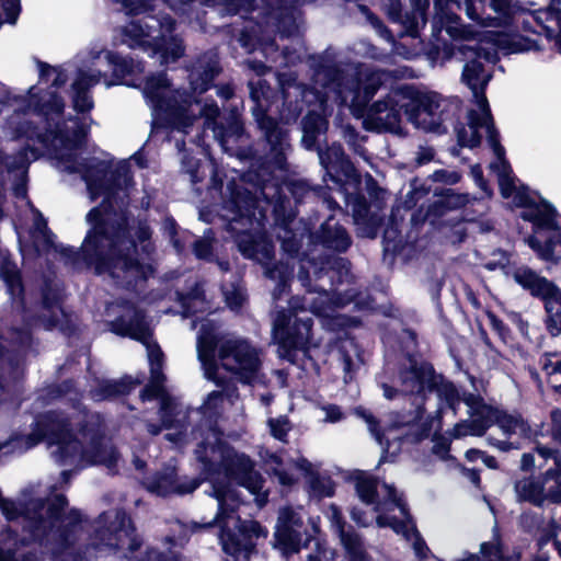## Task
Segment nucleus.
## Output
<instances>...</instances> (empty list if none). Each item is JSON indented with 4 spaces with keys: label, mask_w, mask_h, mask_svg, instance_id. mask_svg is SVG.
I'll return each instance as SVG.
<instances>
[{
    "label": "nucleus",
    "mask_w": 561,
    "mask_h": 561,
    "mask_svg": "<svg viewBox=\"0 0 561 561\" xmlns=\"http://www.w3.org/2000/svg\"><path fill=\"white\" fill-rule=\"evenodd\" d=\"M321 167L325 170L323 180L329 178L335 190L343 196L347 207H351L357 234L364 238H375L382 221V216L371 211L364 196L358 194L360 179L354 165L345 156L341 145L332 144L327 149L318 148Z\"/></svg>",
    "instance_id": "ddd939ff"
},
{
    "label": "nucleus",
    "mask_w": 561,
    "mask_h": 561,
    "mask_svg": "<svg viewBox=\"0 0 561 561\" xmlns=\"http://www.w3.org/2000/svg\"><path fill=\"white\" fill-rule=\"evenodd\" d=\"M302 507H282L275 526V547L289 554L300 550L301 529L304 526Z\"/></svg>",
    "instance_id": "a211bd4d"
},
{
    "label": "nucleus",
    "mask_w": 561,
    "mask_h": 561,
    "mask_svg": "<svg viewBox=\"0 0 561 561\" xmlns=\"http://www.w3.org/2000/svg\"><path fill=\"white\" fill-rule=\"evenodd\" d=\"M196 350L204 377L216 386L222 385L220 368L244 383L262 380L259 351L244 339L224 334L213 320L202 322Z\"/></svg>",
    "instance_id": "9d476101"
},
{
    "label": "nucleus",
    "mask_w": 561,
    "mask_h": 561,
    "mask_svg": "<svg viewBox=\"0 0 561 561\" xmlns=\"http://www.w3.org/2000/svg\"><path fill=\"white\" fill-rule=\"evenodd\" d=\"M536 451L543 460L551 458L554 461V468L547 470L543 478L545 492L552 502L559 503L561 502V457L556 450L546 446H538Z\"/></svg>",
    "instance_id": "a878e982"
},
{
    "label": "nucleus",
    "mask_w": 561,
    "mask_h": 561,
    "mask_svg": "<svg viewBox=\"0 0 561 561\" xmlns=\"http://www.w3.org/2000/svg\"><path fill=\"white\" fill-rule=\"evenodd\" d=\"M313 85L307 88L293 73L278 76L283 110L280 118L289 123L298 117L302 104L313 106L302 119L304 147L311 150L328 128L327 116L332 104L347 106L356 117L367 118L378 129L400 134L401 111L408 121L424 131L443 134L453 125L460 112L458 100L436 92H421L402 84L367 108L369 102L389 76L388 71L360 62H344L334 49L309 59Z\"/></svg>",
    "instance_id": "f03ea898"
},
{
    "label": "nucleus",
    "mask_w": 561,
    "mask_h": 561,
    "mask_svg": "<svg viewBox=\"0 0 561 561\" xmlns=\"http://www.w3.org/2000/svg\"><path fill=\"white\" fill-rule=\"evenodd\" d=\"M539 365L542 371L548 376L549 382H553V379L561 376V354H543L539 359Z\"/></svg>",
    "instance_id": "e433bc0d"
},
{
    "label": "nucleus",
    "mask_w": 561,
    "mask_h": 561,
    "mask_svg": "<svg viewBox=\"0 0 561 561\" xmlns=\"http://www.w3.org/2000/svg\"><path fill=\"white\" fill-rule=\"evenodd\" d=\"M3 1V10L5 12L8 23H15L18 15L20 13V3L19 0H2Z\"/></svg>",
    "instance_id": "3c124183"
},
{
    "label": "nucleus",
    "mask_w": 561,
    "mask_h": 561,
    "mask_svg": "<svg viewBox=\"0 0 561 561\" xmlns=\"http://www.w3.org/2000/svg\"><path fill=\"white\" fill-rule=\"evenodd\" d=\"M327 550H319L317 554H309L306 559V561H322L323 559H328Z\"/></svg>",
    "instance_id": "774afa93"
},
{
    "label": "nucleus",
    "mask_w": 561,
    "mask_h": 561,
    "mask_svg": "<svg viewBox=\"0 0 561 561\" xmlns=\"http://www.w3.org/2000/svg\"><path fill=\"white\" fill-rule=\"evenodd\" d=\"M511 276L516 284L533 297L539 298L542 301L547 298L561 300V289L553 282L539 275L526 265L515 267L511 272Z\"/></svg>",
    "instance_id": "412c9836"
},
{
    "label": "nucleus",
    "mask_w": 561,
    "mask_h": 561,
    "mask_svg": "<svg viewBox=\"0 0 561 561\" xmlns=\"http://www.w3.org/2000/svg\"><path fill=\"white\" fill-rule=\"evenodd\" d=\"M474 41L477 42L476 45H462L459 47V50L466 58L470 59L463 66L461 80L471 90L477 110L468 112L467 126H456L455 130L458 144L468 148L478 147L484 135L497 158V162L492 164V168L497 171L507 161L505 160V149L500 144L499 131L494 127L489 102L485 96V88L492 75L490 70L484 68L481 59L494 64L497 60L496 50H501L504 54L512 53L500 48L490 37L484 35L480 39Z\"/></svg>",
    "instance_id": "1a4fd4ad"
},
{
    "label": "nucleus",
    "mask_w": 561,
    "mask_h": 561,
    "mask_svg": "<svg viewBox=\"0 0 561 561\" xmlns=\"http://www.w3.org/2000/svg\"><path fill=\"white\" fill-rule=\"evenodd\" d=\"M227 191L229 196L221 205L219 217L227 222V230L242 255L257 261L264 267V275L276 282L272 296L278 300L287 293L293 266L288 262L272 265L274 245L265 233L268 202L236 184L228 185Z\"/></svg>",
    "instance_id": "6e6552de"
},
{
    "label": "nucleus",
    "mask_w": 561,
    "mask_h": 561,
    "mask_svg": "<svg viewBox=\"0 0 561 561\" xmlns=\"http://www.w3.org/2000/svg\"><path fill=\"white\" fill-rule=\"evenodd\" d=\"M433 181L435 182H442L446 184H456L460 180V174L456 171H448V170H436L431 175Z\"/></svg>",
    "instance_id": "8fccbe9b"
},
{
    "label": "nucleus",
    "mask_w": 561,
    "mask_h": 561,
    "mask_svg": "<svg viewBox=\"0 0 561 561\" xmlns=\"http://www.w3.org/2000/svg\"><path fill=\"white\" fill-rule=\"evenodd\" d=\"M309 241L313 245H322L335 252H345L352 244V239L346 229L330 216L314 233L309 234Z\"/></svg>",
    "instance_id": "4be33fe9"
},
{
    "label": "nucleus",
    "mask_w": 561,
    "mask_h": 561,
    "mask_svg": "<svg viewBox=\"0 0 561 561\" xmlns=\"http://www.w3.org/2000/svg\"><path fill=\"white\" fill-rule=\"evenodd\" d=\"M162 231H163V234L170 239V242L173 244L174 249L178 252H181L183 249V245L176 239L178 225L173 218H171V217L164 218V220L162 222Z\"/></svg>",
    "instance_id": "49530a36"
},
{
    "label": "nucleus",
    "mask_w": 561,
    "mask_h": 561,
    "mask_svg": "<svg viewBox=\"0 0 561 561\" xmlns=\"http://www.w3.org/2000/svg\"><path fill=\"white\" fill-rule=\"evenodd\" d=\"M217 94L224 100H229L233 95V88L230 84H222L217 88Z\"/></svg>",
    "instance_id": "e2e57ef3"
},
{
    "label": "nucleus",
    "mask_w": 561,
    "mask_h": 561,
    "mask_svg": "<svg viewBox=\"0 0 561 561\" xmlns=\"http://www.w3.org/2000/svg\"><path fill=\"white\" fill-rule=\"evenodd\" d=\"M351 277L347 260L325 256L317 261L313 254L304 253L299 259L298 279L309 294L318 291V297H291L288 309H277L273 313L272 334L280 357L294 362L295 351H306L311 345L312 319L299 317L307 306L316 316L334 317L335 308L354 300L357 294L353 288L333 289L335 284L350 283Z\"/></svg>",
    "instance_id": "20e7f679"
},
{
    "label": "nucleus",
    "mask_w": 561,
    "mask_h": 561,
    "mask_svg": "<svg viewBox=\"0 0 561 561\" xmlns=\"http://www.w3.org/2000/svg\"><path fill=\"white\" fill-rule=\"evenodd\" d=\"M339 354L344 373L343 379L345 382H350L363 364L358 345L353 339L342 340Z\"/></svg>",
    "instance_id": "cd10ccee"
},
{
    "label": "nucleus",
    "mask_w": 561,
    "mask_h": 561,
    "mask_svg": "<svg viewBox=\"0 0 561 561\" xmlns=\"http://www.w3.org/2000/svg\"><path fill=\"white\" fill-rule=\"evenodd\" d=\"M104 60L112 68L115 82L104 81L107 88L113 84H126L141 88L144 98L152 111V128L167 127L183 129L192 123L195 113L192 111L188 93L173 88L163 72L147 77L141 75L145 67L139 60L123 57L111 50H100L92 55V67L80 68L71 84V100L73 110L89 112L93 108V99L90 89L106 78L105 73L96 68Z\"/></svg>",
    "instance_id": "39448f33"
},
{
    "label": "nucleus",
    "mask_w": 561,
    "mask_h": 561,
    "mask_svg": "<svg viewBox=\"0 0 561 561\" xmlns=\"http://www.w3.org/2000/svg\"><path fill=\"white\" fill-rule=\"evenodd\" d=\"M535 466V457L533 454H524L520 459V468L524 471L530 470Z\"/></svg>",
    "instance_id": "680f3d73"
},
{
    "label": "nucleus",
    "mask_w": 561,
    "mask_h": 561,
    "mask_svg": "<svg viewBox=\"0 0 561 561\" xmlns=\"http://www.w3.org/2000/svg\"><path fill=\"white\" fill-rule=\"evenodd\" d=\"M489 8L495 13L492 18H500L497 28L510 25L522 11L517 0H489Z\"/></svg>",
    "instance_id": "7c9ffc66"
},
{
    "label": "nucleus",
    "mask_w": 561,
    "mask_h": 561,
    "mask_svg": "<svg viewBox=\"0 0 561 561\" xmlns=\"http://www.w3.org/2000/svg\"><path fill=\"white\" fill-rule=\"evenodd\" d=\"M359 9H360V12L366 16L367 21L376 30V32L379 34L380 37H382L387 41H392V36H391L389 30L382 24V22L375 14H373L364 5H360Z\"/></svg>",
    "instance_id": "37998d69"
},
{
    "label": "nucleus",
    "mask_w": 561,
    "mask_h": 561,
    "mask_svg": "<svg viewBox=\"0 0 561 561\" xmlns=\"http://www.w3.org/2000/svg\"><path fill=\"white\" fill-rule=\"evenodd\" d=\"M194 254L198 259L210 260L211 257V242L210 238L206 234L203 239L194 243Z\"/></svg>",
    "instance_id": "09e8293b"
},
{
    "label": "nucleus",
    "mask_w": 561,
    "mask_h": 561,
    "mask_svg": "<svg viewBox=\"0 0 561 561\" xmlns=\"http://www.w3.org/2000/svg\"><path fill=\"white\" fill-rule=\"evenodd\" d=\"M554 15L558 16L557 20H552L551 24L546 26L547 28V38L554 42V46L561 53V9L560 7L556 8Z\"/></svg>",
    "instance_id": "79ce46f5"
},
{
    "label": "nucleus",
    "mask_w": 561,
    "mask_h": 561,
    "mask_svg": "<svg viewBox=\"0 0 561 561\" xmlns=\"http://www.w3.org/2000/svg\"><path fill=\"white\" fill-rule=\"evenodd\" d=\"M277 237L282 242L283 251L289 256L298 252L300 240L298 239L297 234L293 232L291 229H289L287 226L280 228Z\"/></svg>",
    "instance_id": "58836bf2"
},
{
    "label": "nucleus",
    "mask_w": 561,
    "mask_h": 561,
    "mask_svg": "<svg viewBox=\"0 0 561 561\" xmlns=\"http://www.w3.org/2000/svg\"><path fill=\"white\" fill-rule=\"evenodd\" d=\"M320 410L324 413L323 422L337 423L344 419V412L336 404H322Z\"/></svg>",
    "instance_id": "de8ad7c7"
},
{
    "label": "nucleus",
    "mask_w": 561,
    "mask_h": 561,
    "mask_svg": "<svg viewBox=\"0 0 561 561\" xmlns=\"http://www.w3.org/2000/svg\"><path fill=\"white\" fill-rule=\"evenodd\" d=\"M434 158V150L430 147H420L415 154V162L417 165H423L432 161Z\"/></svg>",
    "instance_id": "864d4df0"
},
{
    "label": "nucleus",
    "mask_w": 561,
    "mask_h": 561,
    "mask_svg": "<svg viewBox=\"0 0 561 561\" xmlns=\"http://www.w3.org/2000/svg\"><path fill=\"white\" fill-rule=\"evenodd\" d=\"M482 456H483V451H481L479 449H469L466 451V458L469 461H476L478 459H481Z\"/></svg>",
    "instance_id": "69168bd1"
},
{
    "label": "nucleus",
    "mask_w": 561,
    "mask_h": 561,
    "mask_svg": "<svg viewBox=\"0 0 561 561\" xmlns=\"http://www.w3.org/2000/svg\"><path fill=\"white\" fill-rule=\"evenodd\" d=\"M471 173L474 178L476 183L479 185V187L481 190H483L488 194V196H490L491 193L486 188V184L483 180L482 170H481L480 165H473L471 169Z\"/></svg>",
    "instance_id": "bf43d9fd"
},
{
    "label": "nucleus",
    "mask_w": 561,
    "mask_h": 561,
    "mask_svg": "<svg viewBox=\"0 0 561 561\" xmlns=\"http://www.w3.org/2000/svg\"><path fill=\"white\" fill-rule=\"evenodd\" d=\"M489 320H490L492 328L494 330H496L499 333H502V331L504 329L503 322L496 316H494L492 313L489 314Z\"/></svg>",
    "instance_id": "0e129e2a"
},
{
    "label": "nucleus",
    "mask_w": 561,
    "mask_h": 561,
    "mask_svg": "<svg viewBox=\"0 0 561 561\" xmlns=\"http://www.w3.org/2000/svg\"><path fill=\"white\" fill-rule=\"evenodd\" d=\"M399 237V230L396 225H390L383 232V241L386 243V250L397 249V239Z\"/></svg>",
    "instance_id": "603ef678"
},
{
    "label": "nucleus",
    "mask_w": 561,
    "mask_h": 561,
    "mask_svg": "<svg viewBox=\"0 0 561 561\" xmlns=\"http://www.w3.org/2000/svg\"><path fill=\"white\" fill-rule=\"evenodd\" d=\"M413 7L412 16H405L402 21L405 24L407 32L416 37L420 27L426 23V10L430 7V0H411ZM454 7L460 8L455 0H434V30H445L455 41L480 39L482 35L490 37L495 45L505 51L525 53L539 49L536 39L522 34H500L493 32H479L474 25L465 24L461 19L453 11Z\"/></svg>",
    "instance_id": "f8f14e48"
},
{
    "label": "nucleus",
    "mask_w": 561,
    "mask_h": 561,
    "mask_svg": "<svg viewBox=\"0 0 561 561\" xmlns=\"http://www.w3.org/2000/svg\"><path fill=\"white\" fill-rule=\"evenodd\" d=\"M515 493L519 501H527L540 505L545 499V481L540 482L533 478H524L515 483Z\"/></svg>",
    "instance_id": "c756f323"
},
{
    "label": "nucleus",
    "mask_w": 561,
    "mask_h": 561,
    "mask_svg": "<svg viewBox=\"0 0 561 561\" xmlns=\"http://www.w3.org/2000/svg\"><path fill=\"white\" fill-rule=\"evenodd\" d=\"M220 70L217 51L209 50L198 57L192 65L188 75L192 90L199 94L207 91Z\"/></svg>",
    "instance_id": "5701e85b"
},
{
    "label": "nucleus",
    "mask_w": 561,
    "mask_h": 561,
    "mask_svg": "<svg viewBox=\"0 0 561 561\" xmlns=\"http://www.w3.org/2000/svg\"><path fill=\"white\" fill-rule=\"evenodd\" d=\"M328 517L337 533L350 561H368L364 553L363 542L359 536L351 527L345 528L342 514L337 506L331 505L329 507Z\"/></svg>",
    "instance_id": "b1692460"
},
{
    "label": "nucleus",
    "mask_w": 561,
    "mask_h": 561,
    "mask_svg": "<svg viewBox=\"0 0 561 561\" xmlns=\"http://www.w3.org/2000/svg\"><path fill=\"white\" fill-rule=\"evenodd\" d=\"M560 5L561 0H551L547 9L528 11L522 7V11L517 13L515 20L522 26L523 31L537 35L545 34L547 36L546 26L551 24L553 19L558 21L554 11L556 8Z\"/></svg>",
    "instance_id": "393cba45"
},
{
    "label": "nucleus",
    "mask_w": 561,
    "mask_h": 561,
    "mask_svg": "<svg viewBox=\"0 0 561 561\" xmlns=\"http://www.w3.org/2000/svg\"><path fill=\"white\" fill-rule=\"evenodd\" d=\"M175 21L170 15L160 18L148 15L145 19L131 20L119 27V42L129 48H140L160 56V64L174 62L184 54L183 42L171 35Z\"/></svg>",
    "instance_id": "2eb2a0df"
},
{
    "label": "nucleus",
    "mask_w": 561,
    "mask_h": 561,
    "mask_svg": "<svg viewBox=\"0 0 561 561\" xmlns=\"http://www.w3.org/2000/svg\"><path fill=\"white\" fill-rule=\"evenodd\" d=\"M547 312V329L552 335L561 333V311L556 307H561V300L547 298L543 300Z\"/></svg>",
    "instance_id": "c9c22d12"
},
{
    "label": "nucleus",
    "mask_w": 561,
    "mask_h": 561,
    "mask_svg": "<svg viewBox=\"0 0 561 561\" xmlns=\"http://www.w3.org/2000/svg\"><path fill=\"white\" fill-rule=\"evenodd\" d=\"M28 305L20 270L9 254L0 250V391L9 388L22 374L19 363L3 352L4 342L10 340L12 347L23 348L31 342V327L62 329L66 313L57 289L46 286L42 290V302L35 307L39 314Z\"/></svg>",
    "instance_id": "423d86ee"
},
{
    "label": "nucleus",
    "mask_w": 561,
    "mask_h": 561,
    "mask_svg": "<svg viewBox=\"0 0 561 561\" xmlns=\"http://www.w3.org/2000/svg\"><path fill=\"white\" fill-rule=\"evenodd\" d=\"M268 470L277 477L278 482L283 485H291L294 483V477L285 470L280 458L277 455H272L266 461Z\"/></svg>",
    "instance_id": "a19ab883"
},
{
    "label": "nucleus",
    "mask_w": 561,
    "mask_h": 561,
    "mask_svg": "<svg viewBox=\"0 0 561 561\" xmlns=\"http://www.w3.org/2000/svg\"><path fill=\"white\" fill-rule=\"evenodd\" d=\"M551 420H552V435L553 437L561 442V411L560 410H553L551 412Z\"/></svg>",
    "instance_id": "6e6d98bb"
},
{
    "label": "nucleus",
    "mask_w": 561,
    "mask_h": 561,
    "mask_svg": "<svg viewBox=\"0 0 561 561\" xmlns=\"http://www.w3.org/2000/svg\"><path fill=\"white\" fill-rule=\"evenodd\" d=\"M308 484L313 496L324 497L334 494V483L328 476L312 474L308 480Z\"/></svg>",
    "instance_id": "f704fd0d"
},
{
    "label": "nucleus",
    "mask_w": 561,
    "mask_h": 561,
    "mask_svg": "<svg viewBox=\"0 0 561 561\" xmlns=\"http://www.w3.org/2000/svg\"><path fill=\"white\" fill-rule=\"evenodd\" d=\"M343 138L357 154L366 159V150L360 144H358V135L355 128L350 125L344 126Z\"/></svg>",
    "instance_id": "a18cd8bd"
},
{
    "label": "nucleus",
    "mask_w": 561,
    "mask_h": 561,
    "mask_svg": "<svg viewBox=\"0 0 561 561\" xmlns=\"http://www.w3.org/2000/svg\"><path fill=\"white\" fill-rule=\"evenodd\" d=\"M449 451V443L446 439H440L436 442L433 446V453L440 457L442 459H445Z\"/></svg>",
    "instance_id": "13d9d810"
},
{
    "label": "nucleus",
    "mask_w": 561,
    "mask_h": 561,
    "mask_svg": "<svg viewBox=\"0 0 561 561\" xmlns=\"http://www.w3.org/2000/svg\"><path fill=\"white\" fill-rule=\"evenodd\" d=\"M470 202V197L467 194H459L454 191H448L446 196L439 201V204L446 208H458L466 206Z\"/></svg>",
    "instance_id": "c03bdc74"
},
{
    "label": "nucleus",
    "mask_w": 561,
    "mask_h": 561,
    "mask_svg": "<svg viewBox=\"0 0 561 561\" xmlns=\"http://www.w3.org/2000/svg\"><path fill=\"white\" fill-rule=\"evenodd\" d=\"M270 432L273 437L285 443L287 442V435L291 430V424L286 416H278L275 419H270L268 422Z\"/></svg>",
    "instance_id": "ea45409f"
},
{
    "label": "nucleus",
    "mask_w": 561,
    "mask_h": 561,
    "mask_svg": "<svg viewBox=\"0 0 561 561\" xmlns=\"http://www.w3.org/2000/svg\"><path fill=\"white\" fill-rule=\"evenodd\" d=\"M201 484L198 479H179L174 468H167L163 472L157 473L144 481L145 488L159 496L172 494L185 495L194 492Z\"/></svg>",
    "instance_id": "aec40b11"
},
{
    "label": "nucleus",
    "mask_w": 561,
    "mask_h": 561,
    "mask_svg": "<svg viewBox=\"0 0 561 561\" xmlns=\"http://www.w3.org/2000/svg\"><path fill=\"white\" fill-rule=\"evenodd\" d=\"M108 311L119 314L111 322L114 333L129 336L141 342L147 350L150 366V381L141 391L142 401L159 399L162 425L147 424V431L152 436L162 430L174 431L165 434V438L175 446L182 447L191 440H197L194 450L196 460L201 463V471L205 480L210 482L209 495L218 503L215 518L208 523H192L186 525L180 520L172 524V531L168 537L170 542H182L188 533L203 528L219 527V542L222 551L233 557L248 559L254 545L253 538L266 537L268 531L255 520H241L236 511L241 504L232 481L245 488L252 495L257 507L267 502V492L263 490L262 477L253 470V462L244 454L237 453L221 438L216 427V421L224 411L225 403L234 404L239 394L234 385H222L220 391L208 394L199 410H178L176 400L171 397L164 386L165 376L162 371L163 353L160 346L152 341L151 328L144 312L130 301L112 304Z\"/></svg>",
    "instance_id": "f257e3e1"
},
{
    "label": "nucleus",
    "mask_w": 561,
    "mask_h": 561,
    "mask_svg": "<svg viewBox=\"0 0 561 561\" xmlns=\"http://www.w3.org/2000/svg\"><path fill=\"white\" fill-rule=\"evenodd\" d=\"M377 382L383 391L386 399L392 400L399 396L415 397V410L401 421H396L390 427L380 433L373 414L364 408H356L355 414L362 417L368 425V430L375 439L383 448V453L396 455L400 450L401 442L408 438V433H399L405 426H412L423 415L421 403L426 392H435L440 402L437 413H444L443 403L456 415L460 402L468 407L469 419L457 423L448 433L451 438L459 439L466 436H482L490 427L492 407L484 403L480 396L462 393L454 383L435 373L433 366L413 356H407L396 367L387 360L381 374L377 376Z\"/></svg>",
    "instance_id": "7ed1b4c3"
},
{
    "label": "nucleus",
    "mask_w": 561,
    "mask_h": 561,
    "mask_svg": "<svg viewBox=\"0 0 561 561\" xmlns=\"http://www.w3.org/2000/svg\"><path fill=\"white\" fill-rule=\"evenodd\" d=\"M499 185L504 198H512L513 203L522 208L520 217L530 221L536 231H554L553 238L541 243L537 237L530 236L526 243L547 262L558 263L559 257L554 254V241L561 243V227L559 226L558 213L556 208L535 192L527 187H517L515 178L508 163L497 170Z\"/></svg>",
    "instance_id": "4468645a"
},
{
    "label": "nucleus",
    "mask_w": 561,
    "mask_h": 561,
    "mask_svg": "<svg viewBox=\"0 0 561 561\" xmlns=\"http://www.w3.org/2000/svg\"><path fill=\"white\" fill-rule=\"evenodd\" d=\"M139 382V380L133 382L130 377L121 380H102L96 388L91 390V397L95 401L112 399L128 393Z\"/></svg>",
    "instance_id": "c85d7f7f"
},
{
    "label": "nucleus",
    "mask_w": 561,
    "mask_h": 561,
    "mask_svg": "<svg viewBox=\"0 0 561 561\" xmlns=\"http://www.w3.org/2000/svg\"><path fill=\"white\" fill-rule=\"evenodd\" d=\"M496 424L501 430L504 439H497L493 436L488 437V443L501 451L519 448V439L528 438L531 435L528 423L518 414H508L492 408V417L490 426Z\"/></svg>",
    "instance_id": "6ab92c4d"
},
{
    "label": "nucleus",
    "mask_w": 561,
    "mask_h": 561,
    "mask_svg": "<svg viewBox=\"0 0 561 561\" xmlns=\"http://www.w3.org/2000/svg\"><path fill=\"white\" fill-rule=\"evenodd\" d=\"M385 7L392 21H400L402 19L400 0H388Z\"/></svg>",
    "instance_id": "5fc2aeb1"
},
{
    "label": "nucleus",
    "mask_w": 561,
    "mask_h": 561,
    "mask_svg": "<svg viewBox=\"0 0 561 561\" xmlns=\"http://www.w3.org/2000/svg\"><path fill=\"white\" fill-rule=\"evenodd\" d=\"M251 100L254 103L252 114L259 128L263 131L270 145V162L279 170L286 165V154L290 149L287 131L268 115L272 112L273 91L265 80L259 78L249 81Z\"/></svg>",
    "instance_id": "dca6fc26"
},
{
    "label": "nucleus",
    "mask_w": 561,
    "mask_h": 561,
    "mask_svg": "<svg viewBox=\"0 0 561 561\" xmlns=\"http://www.w3.org/2000/svg\"><path fill=\"white\" fill-rule=\"evenodd\" d=\"M463 11L466 16L476 23V26L480 28H497L500 18H492V14L488 12V5L485 0H463ZM478 31V28H476ZM479 32H482L479 30ZM483 32H489L484 30ZM496 33L495 31H492ZM500 34H506L505 32H499Z\"/></svg>",
    "instance_id": "bb28decb"
},
{
    "label": "nucleus",
    "mask_w": 561,
    "mask_h": 561,
    "mask_svg": "<svg viewBox=\"0 0 561 561\" xmlns=\"http://www.w3.org/2000/svg\"><path fill=\"white\" fill-rule=\"evenodd\" d=\"M481 460L483 461V463L486 467H489L491 469H495L497 467L496 459L493 456L486 455L485 453H483V456H482Z\"/></svg>",
    "instance_id": "338daca9"
},
{
    "label": "nucleus",
    "mask_w": 561,
    "mask_h": 561,
    "mask_svg": "<svg viewBox=\"0 0 561 561\" xmlns=\"http://www.w3.org/2000/svg\"><path fill=\"white\" fill-rule=\"evenodd\" d=\"M247 66L249 67L250 70L255 72L259 77L263 76L270 69V67L266 66L263 61L254 60V59L247 60Z\"/></svg>",
    "instance_id": "4d7b16f0"
},
{
    "label": "nucleus",
    "mask_w": 561,
    "mask_h": 561,
    "mask_svg": "<svg viewBox=\"0 0 561 561\" xmlns=\"http://www.w3.org/2000/svg\"><path fill=\"white\" fill-rule=\"evenodd\" d=\"M289 191L296 201H301L308 195L313 194L322 197V203L329 210H334L336 208L340 209L337 203L330 195H328L325 190L310 188L306 181L299 180L291 182L289 184Z\"/></svg>",
    "instance_id": "473e14b6"
},
{
    "label": "nucleus",
    "mask_w": 561,
    "mask_h": 561,
    "mask_svg": "<svg viewBox=\"0 0 561 561\" xmlns=\"http://www.w3.org/2000/svg\"><path fill=\"white\" fill-rule=\"evenodd\" d=\"M76 410L77 422H84L77 433H72V422L68 416L48 411L35 421L31 434L0 443V451L18 448L22 453L46 440L51 457L60 466H72L80 470L88 466L103 465L113 470L119 455L102 434L99 415L89 414L79 408Z\"/></svg>",
    "instance_id": "0eeeda50"
},
{
    "label": "nucleus",
    "mask_w": 561,
    "mask_h": 561,
    "mask_svg": "<svg viewBox=\"0 0 561 561\" xmlns=\"http://www.w3.org/2000/svg\"><path fill=\"white\" fill-rule=\"evenodd\" d=\"M188 98L191 100V108L195 113V117L192 119L190 125L178 130L186 134L187 128L192 126L198 115L203 116L205 118V127L207 129H211L214 137L219 142L222 150L230 156L242 157V148L247 144V136L244 135L242 124L237 118L231 117L228 121L227 126H225L216 121L220 111L214 101H207L201 105L199 102L191 94H188Z\"/></svg>",
    "instance_id": "f3484780"
},
{
    "label": "nucleus",
    "mask_w": 561,
    "mask_h": 561,
    "mask_svg": "<svg viewBox=\"0 0 561 561\" xmlns=\"http://www.w3.org/2000/svg\"><path fill=\"white\" fill-rule=\"evenodd\" d=\"M176 296L183 308L184 317L195 316L197 312H204L208 309L204 293L198 285L190 294L176 293Z\"/></svg>",
    "instance_id": "2f4dec72"
},
{
    "label": "nucleus",
    "mask_w": 561,
    "mask_h": 561,
    "mask_svg": "<svg viewBox=\"0 0 561 561\" xmlns=\"http://www.w3.org/2000/svg\"><path fill=\"white\" fill-rule=\"evenodd\" d=\"M355 486L359 500L369 507L370 512H362L360 508L353 507L352 519L364 527L376 519L379 527H390L410 541L419 560L426 559L430 549L412 523L405 503L397 490L366 474H360L356 479Z\"/></svg>",
    "instance_id": "9b49d317"
},
{
    "label": "nucleus",
    "mask_w": 561,
    "mask_h": 561,
    "mask_svg": "<svg viewBox=\"0 0 561 561\" xmlns=\"http://www.w3.org/2000/svg\"><path fill=\"white\" fill-rule=\"evenodd\" d=\"M222 293L227 302V306L233 310H239L245 301L244 289L240 285L232 284L229 288L224 287Z\"/></svg>",
    "instance_id": "4c0bfd02"
},
{
    "label": "nucleus",
    "mask_w": 561,
    "mask_h": 561,
    "mask_svg": "<svg viewBox=\"0 0 561 561\" xmlns=\"http://www.w3.org/2000/svg\"><path fill=\"white\" fill-rule=\"evenodd\" d=\"M296 467L302 471H305L309 478L312 476V474H316V466L313 463H311L309 460H307L306 458H299L297 461H296Z\"/></svg>",
    "instance_id": "052dcab7"
},
{
    "label": "nucleus",
    "mask_w": 561,
    "mask_h": 561,
    "mask_svg": "<svg viewBox=\"0 0 561 561\" xmlns=\"http://www.w3.org/2000/svg\"><path fill=\"white\" fill-rule=\"evenodd\" d=\"M481 557L469 554L459 561H516L514 558H504L501 547L497 543L484 542L481 545Z\"/></svg>",
    "instance_id": "72a5a7b5"
}]
</instances>
